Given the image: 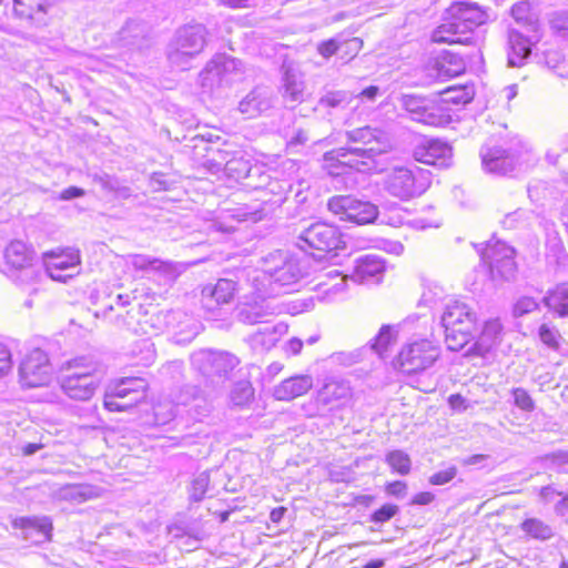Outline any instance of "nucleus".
I'll use <instances>...</instances> for the list:
<instances>
[{
    "label": "nucleus",
    "mask_w": 568,
    "mask_h": 568,
    "mask_svg": "<svg viewBox=\"0 0 568 568\" xmlns=\"http://www.w3.org/2000/svg\"><path fill=\"white\" fill-rule=\"evenodd\" d=\"M85 194V191L79 186H69L65 190H63L58 199L62 201H69L75 197H81Z\"/></svg>",
    "instance_id": "338daca9"
},
{
    "label": "nucleus",
    "mask_w": 568,
    "mask_h": 568,
    "mask_svg": "<svg viewBox=\"0 0 568 568\" xmlns=\"http://www.w3.org/2000/svg\"><path fill=\"white\" fill-rule=\"evenodd\" d=\"M11 367V353L6 345L0 344V377L7 375Z\"/></svg>",
    "instance_id": "e2e57ef3"
},
{
    "label": "nucleus",
    "mask_w": 568,
    "mask_h": 568,
    "mask_svg": "<svg viewBox=\"0 0 568 568\" xmlns=\"http://www.w3.org/2000/svg\"><path fill=\"white\" fill-rule=\"evenodd\" d=\"M511 16L525 32H540L537 14L531 10L530 3L520 1L511 7Z\"/></svg>",
    "instance_id": "f704fd0d"
},
{
    "label": "nucleus",
    "mask_w": 568,
    "mask_h": 568,
    "mask_svg": "<svg viewBox=\"0 0 568 568\" xmlns=\"http://www.w3.org/2000/svg\"><path fill=\"white\" fill-rule=\"evenodd\" d=\"M407 486L402 480H395L386 486L387 494L395 497H404L406 495Z\"/></svg>",
    "instance_id": "69168bd1"
},
{
    "label": "nucleus",
    "mask_w": 568,
    "mask_h": 568,
    "mask_svg": "<svg viewBox=\"0 0 568 568\" xmlns=\"http://www.w3.org/2000/svg\"><path fill=\"white\" fill-rule=\"evenodd\" d=\"M353 99V95L347 91H332L323 95L318 101L320 108L325 109H344Z\"/></svg>",
    "instance_id": "79ce46f5"
},
{
    "label": "nucleus",
    "mask_w": 568,
    "mask_h": 568,
    "mask_svg": "<svg viewBox=\"0 0 568 568\" xmlns=\"http://www.w3.org/2000/svg\"><path fill=\"white\" fill-rule=\"evenodd\" d=\"M398 100L400 106L410 114L412 120L432 126L444 124V116L436 112L428 99L415 94H402Z\"/></svg>",
    "instance_id": "6ab92c4d"
},
{
    "label": "nucleus",
    "mask_w": 568,
    "mask_h": 568,
    "mask_svg": "<svg viewBox=\"0 0 568 568\" xmlns=\"http://www.w3.org/2000/svg\"><path fill=\"white\" fill-rule=\"evenodd\" d=\"M210 474L202 471L191 483L190 499L193 501H201L209 491Z\"/></svg>",
    "instance_id": "49530a36"
},
{
    "label": "nucleus",
    "mask_w": 568,
    "mask_h": 568,
    "mask_svg": "<svg viewBox=\"0 0 568 568\" xmlns=\"http://www.w3.org/2000/svg\"><path fill=\"white\" fill-rule=\"evenodd\" d=\"M99 384L98 365L89 357H75L63 367L61 388L72 399H90Z\"/></svg>",
    "instance_id": "20e7f679"
},
{
    "label": "nucleus",
    "mask_w": 568,
    "mask_h": 568,
    "mask_svg": "<svg viewBox=\"0 0 568 568\" xmlns=\"http://www.w3.org/2000/svg\"><path fill=\"white\" fill-rule=\"evenodd\" d=\"M312 387L311 375H296L276 385L273 394L276 399L287 402L306 394Z\"/></svg>",
    "instance_id": "c756f323"
},
{
    "label": "nucleus",
    "mask_w": 568,
    "mask_h": 568,
    "mask_svg": "<svg viewBox=\"0 0 568 568\" xmlns=\"http://www.w3.org/2000/svg\"><path fill=\"white\" fill-rule=\"evenodd\" d=\"M327 209L341 220L364 225L375 222L378 209L375 204L357 200L351 195H335L327 202Z\"/></svg>",
    "instance_id": "1a4fd4ad"
},
{
    "label": "nucleus",
    "mask_w": 568,
    "mask_h": 568,
    "mask_svg": "<svg viewBox=\"0 0 568 568\" xmlns=\"http://www.w3.org/2000/svg\"><path fill=\"white\" fill-rule=\"evenodd\" d=\"M286 332L287 326L284 323H265L255 333L247 337V343L254 352H267L276 345Z\"/></svg>",
    "instance_id": "a878e982"
},
{
    "label": "nucleus",
    "mask_w": 568,
    "mask_h": 568,
    "mask_svg": "<svg viewBox=\"0 0 568 568\" xmlns=\"http://www.w3.org/2000/svg\"><path fill=\"white\" fill-rule=\"evenodd\" d=\"M438 72L447 78H455L464 73L466 64L458 53L445 51L437 61Z\"/></svg>",
    "instance_id": "58836bf2"
},
{
    "label": "nucleus",
    "mask_w": 568,
    "mask_h": 568,
    "mask_svg": "<svg viewBox=\"0 0 568 568\" xmlns=\"http://www.w3.org/2000/svg\"><path fill=\"white\" fill-rule=\"evenodd\" d=\"M541 39L540 32L510 29L508 33V65L521 67L531 54V47Z\"/></svg>",
    "instance_id": "412c9836"
},
{
    "label": "nucleus",
    "mask_w": 568,
    "mask_h": 568,
    "mask_svg": "<svg viewBox=\"0 0 568 568\" xmlns=\"http://www.w3.org/2000/svg\"><path fill=\"white\" fill-rule=\"evenodd\" d=\"M414 159L420 163L438 168H448L452 163L453 149L442 140L429 139L419 143L413 152Z\"/></svg>",
    "instance_id": "aec40b11"
},
{
    "label": "nucleus",
    "mask_w": 568,
    "mask_h": 568,
    "mask_svg": "<svg viewBox=\"0 0 568 568\" xmlns=\"http://www.w3.org/2000/svg\"><path fill=\"white\" fill-rule=\"evenodd\" d=\"M300 256L303 261H306V273L317 272L325 270L331 265H338L339 255L336 251H298Z\"/></svg>",
    "instance_id": "72a5a7b5"
},
{
    "label": "nucleus",
    "mask_w": 568,
    "mask_h": 568,
    "mask_svg": "<svg viewBox=\"0 0 568 568\" xmlns=\"http://www.w3.org/2000/svg\"><path fill=\"white\" fill-rule=\"evenodd\" d=\"M131 402V397L125 399H119L116 402L112 400V397H104L103 405L110 412H124L128 410L135 405H126Z\"/></svg>",
    "instance_id": "052dcab7"
},
{
    "label": "nucleus",
    "mask_w": 568,
    "mask_h": 568,
    "mask_svg": "<svg viewBox=\"0 0 568 568\" xmlns=\"http://www.w3.org/2000/svg\"><path fill=\"white\" fill-rule=\"evenodd\" d=\"M104 397H112V400L125 399L131 397V402L128 405H136L141 400H133V393L126 386L122 385L121 381H118L114 385L110 386Z\"/></svg>",
    "instance_id": "864d4df0"
},
{
    "label": "nucleus",
    "mask_w": 568,
    "mask_h": 568,
    "mask_svg": "<svg viewBox=\"0 0 568 568\" xmlns=\"http://www.w3.org/2000/svg\"><path fill=\"white\" fill-rule=\"evenodd\" d=\"M438 357V347L428 339H422L403 347L398 364L403 372L412 374L430 367Z\"/></svg>",
    "instance_id": "9b49d317"
},
{
    "label": "nucleus",
    "mask_w": 568,
    "mask_h": 568,
    "mask_svg": "<svg viewBox=\"0 0 568 568\" xmlns=\"http://www.w3.org/2000/svg\"><path fill=\"white\" fill-rule=\"evenodd\" d=\"M488 13L475 2L455 1L445 11L444 22L432 33L435 43L470 44L474 30L488 20Z\"/></svg>",
    "instance_id": "f03ea898"
},
{
    "label": "nucleus",
    "mask_w": 568,
    "mask_h": 568,
    "mask_svg": "<svg viewBox=\"0 0 568 568\" xmlns=\"http://www.w3.org/2000/svg\"><path fill=\"white\" fill-rule=\"evenodd\" d=\"M308 141L307 132L303 129L296 130L293 136H291L288 144L290 145H303Z\"/></svg>",
    "instance_id": "774afa93"
},
{
    "label": "nucleus",
    "mask_w": 568,
    "mask_h": 568,
    "mask_svg": "<svg viewBox=\"0 0 568 568\" xmlns=\"http://www.w3.org/2000/svg\"><path fill=\"white\" fill-rule=\"evenodd\" d=\"M516 251H480V260L493 281H510L515 277L517 265Z\"/></svg>",
    "instance_id": "a211bd4d"
},
{
    "label": "nucleus",
    "mask_w": 568,
    "mask_h": 568,
    "mask_svg": "<svg viewBox=\"0 0 568 568\" xmlns=\"http://www.w3.org/2000/svg\"><path fill=\"white\" fill-rule=\"evenodd\" d=\"M235 282L227 278H220L214 286H205L202 291V302L205 307H213L212 303L216 305L229 304L235 294Z\"/></svg>",
    "instance_id": "7c9ffc66"
},
{
    "label": "nucleus",
    "mask_w": 568,
    "mask_h": 568,
    "mask_svg": "<svg viewBox=\"0 0 568 568\" xmlns=\"http://www.w3.org/2000/svg\"><path fill=\"white\" fill-rule=\"evenodd\" d=\"M254 395V389L250 382L241 381L236 383L230 394V399L235 406H245L247 405Z\"/></svg>",
    "instance_id": "a18cd8bd"
},
{
    "label": "nucleus",
    "mask_w": 568,
    "mask_h": 568,
    "mask_svg": "<svg viewBox=\"0 0 568 568\" xmlns=\"http://www.w3.org/2000/svg\"><path fill=\"white\" fill-rule=\"evenodd\" d=\"M20 382L24 387L47 385L51 378V365L48 355L40 348L32 349L19 367Z\"/></svg>",
    "instance_id": "ddd939ff"
},
{
    "label": "nucleus",
    "mask_w": 568,
    "mask_h": 568,
    "mask_svg": "<svg viewBox=\"0 0 568 568\" xmlns=\"http://www.w3.org/2000/svg\"><path fill=\"white\" fill-rule=\"evenodd\" d=\"M552 33L568 43V9L555 11L549 19Z\"/></svg>",
    "instance_id": "c03bdc74"
},
{
    "label": "nucleus",
    "mask_w": 568,
    "mask_h": 568,
    "mask_svg": "<svg viewBox=\"0 0 568 568\" xmlns=\"http://www.w3.org/2000/svg\"><path fill=\"white\" fill-rule=\"evenodd\" d=\"M385 462L393 469V471L402 476L409 474L412 468V460L408 454L399 449L389 452L385 457Z\"/></svg>",
    "instance_id": "a19ab883"
},
{
    "label": "nucleus",
    "mask_w": 568,
    "mask_h": 568,
    "mask_svg": "<svg viewBox=\"0 0 568 568\" xmlns=\"http://www.w3.org/2000/svg\"><path fill=\"white\" fill-rule=\"evenodd\" d=\"M260 266L246 272V280L262 297H275L287 293L286 287L306 276V261L298 251H271L260 257Z\"/></svg>",
    "instance_id": "f257e3e1"
},
{
    "label": "nucleus",
    "mask_w": 568,
    "mask_h": 568,
    "mask_svg": "<svg viewBox=\"0 0 568 568\" xmlns=\"http://www.w3.org/2000/svg\"><path fill=\"white\" fill-rule=\"evenodd\" d=\"M246 285L247 293L244 294V301L237 307L236 316L241 323L248 325L264 322L267 315L273 314L270 305L265 303L268 297L258 296L247 281Z\"/></svg>",
    "instance_id": "4be33fe9"
},
{
    "label": "nucleus",
    "mask_w": 568,
    "mask_h": 568,
    "mask_svg": "<svg viewBox=\"0 0 568 568\" xmlns=\"http://www.w3.org/2000/svg\"><path fill=\"white\" fill-rule=\"evenodd\" d=\"M51 6L52 0H14L13 11L20 19L42 27L47 24V13Z\"/></svg>",
    "instance_id": "bb28decb"
},
{
    "label": "nucleus",
    "mask_w": 568,
    "mask_h": 568,
    "mask_svg": "<svg viewBox=\"0 0 568 568\" xmlns=\"http://www.w3.org/2000/svg\"><path fill=\"white\" fill-rule=\"evenodd\" d=\"M511 394L516 407L527 413H530L535 409V402L525 388H513Z\"/></svg>",
    "instance_id": "3c124183"
},
{
    "label": "nucleus",
    "mask_w": 568,
    "mask_h": 568,
    "mask_svg": "<svg viewBox=\"0 0 568 568\" xmlns=\"http://www.w3.org/2000/svg\"><path fill=\"white\" fill-rule=\"evenodd\" d=\"M131 263L136 270H151L164 274L168 280H174L184 270L181 264L149 258L142 254L131 255Z\"/></svg>",
    "instance_id": "2f4dec72"
},
{
    "label": "nucleus",
    "mask_w": 568,
    "mask_h": 568,
    "mask_svg": "<svg viewBox=\"0 0 568 568\" xmlns=\"http://www.w3.org/2000/svg\"><path fill=\"white\" fill-rule=\"evenodd\" d=\"M281 92L285 102L300 103L304 100L305 83L300 69L291 61L282 64Z\"/></svg>",
    "instance_id": "b1692460"
},
{
    "label": "nucleus",
    "mask_w": 568,
    "mask_h": 568,
    "mask_svg": "<svg viewBox=\"0 0 568 568\" xmlns=\"http://www.w3.org/2000/svg\"><path fill=\"white\" fill-rule=\"evenodd\" d=\"M476 324L477 315L466 303L448 302L442 315L447 348L458 352L466 346L474 337Z\"/></svg>",
    "instance_id": "7ed1b4c3"
},
{
    "label": "nucleus",
    "mask_w": 568,
    "mask_h": 568,
    "mask_svg": "<svg viewBox=\"0 0 568 568\" xmlns=\"http://www.w3.org/2000/svg\"><path fill=\"white\" fill-rule=\"evenodd\" d=\"M58 496L60 499L82 503L92 496L90 486L84 485H67L59 489Z\"/></svg>",
    "instance_id": "37998d69"
},
{
    "label": "nucleus",
    "mask_w": 568,
    "mask_h": 568,
    "mask_svg": "<svg viewBox=\"0 0 568 568\" xmlns=\"http://www.w3.org/2000/svg\"><path fill=\"white\" fill-rule=\"evenodd\" d=\"M318 53L324 58H329L338 50V44L334 39H329L318 44Z\"/></svg>",
    "instance_id": "0e129e2a"
},
{
    "label": "nucleus",
    "mask_w": 568,
    "mask_h": 568,
    "mask_svg": "<svg viewBox=\"0 0 568 568\" xmlns=\"http://www.w3.org/2000/svg\"><path fill=\"white\" fill-rule=\"evenodd\" d=\"M42 261L45 273L54 281L65 282L79 273V251H48Z\"/></svg>",
    "instance_id": "4468645a"
},
{
    "label": "nucleus",
    "mask_w": 568,
    "mask_h": 568,
    "mask_svg": "<svg viewBox=\"0 0 568 568\" xmlns=\"http://www.w3.org/2000/svg\"><path fill=\"white\" fill-rule=\"evenodd\" d=\"M544 304L559 317H568V284L557 285L542 298Z\"/></svg>",
    "instance_id": "c9c22d12"
},
{
    "label": "nucleus",
    "mask_w": 568,
    "mask_h": 568,
    "mask_svg": "<svg viewBox=\"0 0 568 568\" xmlns=\"http://www.w3.org/2000/svg\"><path fill=\"white\" fill-rule=\"evenodd\" d=\"M250 162L245 161L242 156H236L235 153L232 155L231 162L225 170V173L233 179L246 178L250 173Z\"/></svg>",
    "instance_id": "09e8293b"
},
{
    "label": "nucleus",
    "mask_w": 568,
    "mask_h": 568,
    "mask_svg": "<svg viewBox=\"0 0 568 568\" xmlns=\"http://www.w3.org/2000/svg\"><path fill=\"white\" fill-rule=\"evenodd\" d=\"M334 363H338L345 366H351L358 363L362 358V351L355 349L352 352H336L329 357Z\"/></svg>",
    "instance_id": "6e6d98bb"
},
{
    "label": "nucleus",
    "mask_w": 568,
    "mask_h": 568,
    "mask_svg": "<svg viewBox=\"0 0 568 568\" xmlns=\"http://www.w3.org/2000/svg\"><path fill=\"white\" fill-rule=\"evenodd\" d=\"M503 325L498 318L486 321L476 342L468 349V354L485 356L501 338Z\"/></svg>",
    "instance_id": "cd10ccee"
},
{
    "label": "nucleus",
    "mask_w": 568,
    "mask_h": 568,
    "mask_svg": "<svg viewBox=\"0 0 568 568\" xmlns=\"http://www.w3.org/2000/svg\"><path fill=\"white\" fill-rule=\"evenodd\" d=\"M12 527L22 530L24 538L36 532L40 537L39 541L50 540L53 529L52 520L48 516L17 517L12 520Z\"/></svg>",
    "instance_id": "c85d7f7f"
},
{
    "label": "nucleus",
    "mask_w": 568,
    "mask_h": 568,
    "mask_svg": "<svg viewBox=\"0 0 568 568\" xmlns=\"http://www.w3.org/2000/svg\"><path fill=\"white\" fill-rule=\"evenodd\" d=\"M538 336L542 344L552 351L560 348L561 335L555 326L549 324H541L538 329Z\"/></svg>",
    "instance_id": "de8ad7c7"
},
{
    "label": "nucleus",
    "mask_w": 568,
    "mask_h": 568,
    "mask_svg": "<svg viewBox=\"0 0 568 568\" xmlns=\"http://www.w3.org/2000/svg\"><path fill=\"white\" fill-rule=\"evenodd\" d=\"M274 92L270 87L257 85L239 103V111L248 118H255L273 108Z\"/></svg>",
    "instance_id": "5701e85b"
},
{
    "label": "nucleus",
    "mask_w": 568,
    "mask_h": 568,
    "mask_svg": "<svg viewBox=\"0 0 568 568\" xmlns=\"http://www.w3.org/2000/svg\"><path fill=\"white\" fill-rule=\"evenodd\" d=\"M480 156L484 169L498 175H507L531 160L530 150L521 141L507 149L483 148Z\"/></svg>",
    "instance_id": "0eeeda50"
},
{
    "label": "nucleus",
    "mask_w": 568,
    "mask_h": 568,
    "mask_svg": "<svg viewBox=\"0 0 568 568\" xmlns=\"http://www.w3.org/2000/svg\"><path fill=\"white\" fill-rule=\"evenodd\" d=\"M396 341L394 327L390 325H383L378 334L372 339L371 348L381 357L387 352L388 347Z\"/></svg>",
    "instance_id": "ea45409f"
},
{
    "label": "nucleus",
    "mask_w": 568,
    "mask_h": 568,
    "mask_svg": "<svg viewBox=\"0 0 568 568\" xmlns=\"http://www.w3.org/2000/svg\"><path fill=\"white\" fill-rule=\"evenodd\" d=\"M210 152L213 161H216L217 163L221 161V166L224 169V171L226 170L229 162H231L232 155L234 154V152L229 149H211Z\"/></svg>",
    "instance_id": "680f3d73"
},
{
    "label": "nucleus",
    "mask_w": 568,
    "mask_h": 568,
    "mask_svg": "<svg viewBox=\"0 0 568 568\" xmlns=\"http://www.w3.org/2000/svg\"><path fill=\"white\" fill-rule=\"evenodd\" d=\"M384 187L392 196L402 201H409L425 191L424 186L417 183L413 171L407 166L394 168L386 175Z\"/></svg>",
    "instance_id": "2eb2a0df"
},
{
    "label": "nucleus",
    "mask_w": 568,
    "mask_h": 568,
    "mask_svg": "<svg viewBox=\"0 0 568 568\" xmlns=\"http://www.w3.org/2000/svg\"><path fill=\"white\" fill-rule=\"evenodd\" d=\"M242 74V62L240 60L220 53L214 55L200 73V84L204 90L213 91L215 88L241 80Z\"/></svg>",
    "instance_id": "6e6552de"
},
{
    "label": "nucleus",
    "mask_w": 568,
    "mask_h": 568,
    "mask_svg": "<svg viewBox=\"0 0 568 568\" xmlns=\"http://www.w3.org/2000/svg\"><path fill=\"white\" fill-rule=\"evenodd\" d=\"M538 308V303L529 296L520 297L514 305V315L519 317L529 314Z\"/></svg>",
    "instance_id": "13d9d810"
},
{
    "label": "nucleus",
    "mask_w": 568,
    "mask_h": 568,
    "mask_svg": "<svg viewBox=\"0 0 568 568\" xmlns=\"http://www.w3.org/2000/svg\"><path fill=\"white\" fill-rule=\"evenodd\" d=\"M154 424L164 426L175 417L174 405L172 403L158 404L153 407Z\"/></svg>",
    "instance_id": "8fccbe9b"
},
{
    "label": "nucleus",
    "mask_w": 568,
    "mask_h": 568,
    "mask_svg": "<svg viewBox=\"0 0 568 568\" xmlns=\"http://www.w3.org/2000/svg\"><path fill=\"white\" fill-rule=\"evenodd\" d=\"M537 62L552 70L558 77H568V62L565 60L560 51L555 49L545 50L536 53Z\"/></svg>",
    "instance_id": "4c0bfd02"
},
{
    "label": "nucleus",
    "mask_w": 568,
    "mask_h": 568,
    "mask_svg": "<svg viewBox=\"0 0 568 568\" xmlns=\"http://www.w3.org/2000/svg\"><path fill=\"white\" fill-rule=\"evenodd\" d=\"M352 398V388L347 381L329 377L317 392V402L332 407L345 406Z\"/></svg>",
    "instance_id": "393cba45"
},
{
    "label": "nucleus",
    "mask_w": 568,
    "mask_h": 568,
    "mask_svg": "<svg viewBox=\"0 0 568 568\" xmlns=\"http://www.w3.org/2000/svg\"><path fill=\"white\" fill-rule=\"evenodd\" d=\"M542 460L550 467L560 468L568 465V449H558L546 454Z\"/></svg>",
    "instance_id": "4d7b16f0"
},
{
    "label": "nucleus",
    "mask_w": 568,
    "mask_h": 568,
    "mask_svg": "<svg viewBox=\"0 0 568 568\" xmlns=\"http://www.w3.org/2000/svg\"><path fill=\"white\" fill-rule=\"evenodd\" d=\"M521 531L531 539L548 541L555 536V529L539 518H527L520 524Z\"/></svg>",
    "instance_id": "e433bc0d"
},
{
    "label": "nucleus",
    "mask_w": 568,
    "mask_h": 568,
    "mask_svg": "<svg viewBox=\"0 0 568 568\" xmlns=\"http://www.w3.org/2000/svg\"><path fill=\"white\" fill-rule=\"evenodd\" d=\"M120 381L122 382V385L130 388L133 393V400H143L145 398L148 387L145 379L140 377H125Z\"/></svg>",
    "instance_id": "603ef678"
},
{
    "label": "nucleus",
    "mask_w": 568,
    "mask_h": 568,
    "mask_svg": "<svg viewBox=\"0 0 568 568\" xmlns=\"http://www.w3.org/2000/svg\"><path fill=\"white\" fill-rule=\"evenodd\" d=\"M457 474V468L450 466L444 470L437 471L429 477L432 485H444L449 483Z\"/></svg>",
    "instance_id": "bf43d9fd"
},
{
    "label": "nucleus",
    "mask_w": 568,
    "mask_h": 568,
    "mask_svg": "<svg viewBox=\"0 0 568 568\" xmlns=\"http://www.w3.org/2000/svg\"><path fill=\"white\" fill-rule=\"evenodd\" d=\"M324 159L332 169L348 168L357 171L372 170L376 162L375 159H372L357 146L332 150L324 154Z\"/></svg>",
    "instance_id": "f3484780"
},
{
    "label": "nucleus",
    "mask_w": 568,
    "mask_h": 568,
    "mask_svg": "<svg viewBox=\"0 0 568 568\" xmlns=\"http://www.w3.org/2000/svg\"><path fill=\"white\" fill-rule=\"evenodd\" d=\"M191 363L213 389H219L224 386L239 359L227 352L201 349L192 354Z\"/></svg>",
    "instance_id": "423d86ee"
},
{
    "label": "nucleus",
    "mask_w": 568,
    "mask_h": 568,
    "mask_svg": "<svg viewBox=\"0 0 568 568\" xmlns=\"http://www.w3.org/2000/svg\"><path fill=\"white\" fill-rule=\"evenodd\" d=\"M300 239L310 248H345L347 246L339 230L323 222L312 224L301 233Z\"/></svg>",
    "instance_id": "dca6fc26"
},
{
    "label": "nucleus",
    "mask_w": 568,
    "mask_h": 568,
    "mask_svg": "<svg viewBox=\"0 0 568 568\" xmlns=\"http://www.w3.org/2000/svg\"><path fill=\"white\" fill-rule=\"evenodd\" d=\"M398 511V506L385 504L371 515V520L376 524H384L390 520Z\"/></svg>",
    "instance_id": "5fc2aeb1"
},
{
    "label": "nucleus",
    "mask_w": 568,
    "mask_h": 568,
    "mask_svg": "<svg viewBox=\"0 0 568 568\" xmlns=\"http://www.w3.org/2000/svg\"><path fill=\"white\" fill-rule=\"evenodd\" d=\"M385 270V262L377 255H366L358 260L355 271L351 278L355 282L363 283L368 280L376 278L379 281V276Z\"/></svg>",
    "instance_id": "473e14b6"
},
{
    "label": "nucleus",
    "mask_w": 568,
    "mask_h": 568,
    "mask_svg": "<svg viewBox=\"0 0 568 568\" xmlns=\"http://www.w3.org/2000/svg\"><path fill=\"white\" fill-rule=\"evenodd\" d=\"M207 29L202 23H189L179 28L168 47V60L171 67L187 70L192 60L206 45Z\"/></svg>",
    "instance_id": "39448f33"
},
{
    "label": "nucleus",
    "mask_w": 568,
    "mask_h": 568,
    "mask_svg": "<svg viewBox=\"0 0 568 568\" xmlns=\"http://www.w3.org/2000/svg\"><path fill=\"white\" fill-rule=\"evenodd\" d=\"M345 136L348 142L361 144L359 148L375 160L378 155L388 153L393 149L389 133L377 126L365 125L348 130L345 132Z\"/></svg>",
    "instance_id": "f8f14e48"
},
{
    "label": "nucleus",
    "mask_w": 568,
    "mask_h": 568,
    "mask_svg": "<svg viewBox=\"0 0 568 568\" xmlns=\"http://www.w3.org/2000/svg\"><path fill=\"white\" fill-rule=\"evenodd\" d=\"M1 271L21 285L37 282L41 276L33 251H3Z\"/></svg>",
    "instance_id": "9d476101"
}]
</instances>
